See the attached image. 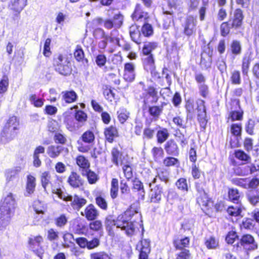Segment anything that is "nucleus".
I'll list each match as a JSON object with an SVG mask.
<instances>
[{"instance_id": "obj_42", "label": "nucleus", "mask_w": 259, "mask_h": 259, "mask_svg": "<svg viewBox=\"0 0 259 259\" xmlns=\"http://www.w3.org/2000/svg\"><path fill=\"white\" fill-rule=\"evenodd\" d=\"M156 177L161 182L166 184L170 180V170L166 168H159L157 169Z\"/></svg>"}, {"instance_id": "obj_61", "label": "nucleus", "mask_w": 259, "mask_h": 259, "mask_svg": "<svg viewBox=\"0 0 259 259\" xmlns=\"http://www.w3.org/2000/svg\"><path fill=\"white\" fill-rule=\"evenodd\" d=\"M81 175L83 176H86L90 184H94L99 180L98 175L94 171L91 170L90 168Z\"/></svg>"}, {"instance_id": "obj_2", "label": "nucleus", "mask_w": 259, "mask_h": 259, "mask_svg": "<svg viewBox=\"0 0 259 259\" xmlns=\"http://www.w3.org/2000/svg\"><path fill=\"white\" fill-rule=\"evenodd\" d=\"M194 187L199 194L196 198V202L206 214L211 215L222 210V203L218 202L215 203L212 198L205 192L202 183L196 182L194 183Z\"/></svg>"}, {"instance_id": "obj_54", "label": "nucleus", "mask_w": 259, "mask_h": 259, "mask_svg": "<svg viewBox=\"0 0 259 259\" xmlns=\"http://www.w3.org/2000/svg\"><path fill=\"white\" fill-rule=\"evenodd\" d=\"M244 111L242 109L232 110L229 112L228 119L231 121H242L243 119Z\"/></svg>"}, {"instance_id": "obj_20", "label": "nucleus", "mask_w": 259, "mask_h": 259, "mask_svg": "<svg viewBox=\"0 0 259 259\" xmlns=\"http://www.w3.org/2000/svg\"><path fill=\"white\" fill-rule=\"evenodd\" d=\"M103 133L106 141L109 143H113L115 139L119 137L118 130L114 125L105 128Z\"/></svg>"}, {"instance_id": "obj_37", "label": "nucleus", "mask_w": 259, "mask_h": 259, "mask_svg": "<svg viewBox=\"0 0 259 259\" xmlns=\"http://www.w3.org/2000/svg\"><path fill=\"white\" fill-rule=\"evenodd\" d=\"M158 47V43L155 41L145 42L142 47L141 54L143 56L152 55V52Z\"/></svg>"}, {"instance_id": "obj_39", "label": "nucleus", "mask_w": 259, "mask_h": 259, "mask_svg": "<svg viewBox=\"0 0 259 259\" xmlns=\"http://www.w3.org/2000/svg\"><path fill=\"white\" fill-rule=\"evenodd\" d=\"M169 136L167 128L162 127L156 131V142L158 144H161L165 142Z\"/></svg>"}, {"instance_id": "obj_30", "label": "nucleus", "mask_w": 259, "mask_h": 259, "mask_svg": "<svg viewBox=\"0 0 259 259\" xmlns=\"http://www.w3.org/2000/svg\"><path fill=\"white\" fill-rule=\"evenodd\" d=\"M45 152V148L42 146H37L34 150L33 154V165L35 167H40L41 165V161L39 158L40 154H44Z\"/></svg>"}, {"instance_id": "obj_21", "label": "nucleus", "mask_w": 259, "mask_h": 259, "mask_svg": "<svg viewBox=\"0 0 259 259\" xmlns=\"http://www.w3.org/2000/svg\"><path fill=\"white\" fill-rule=\"evenodd\" d=\"M75 163L81 174H83L90 168L91 163L88 158L83 155L79 154L75 158Z\"/></svg>"}, {"instance_id": "obj_58", "label": "nucleus", "mask_w": 259, "mask_h": 259, "mask_svg": "<svg viewBox=\"0 0 259 259\" xmlns=\"http://www.w3.org/2000/svg\"><path fill=\"white\" fill-rule=\"evenodd\" d=\"M51 178V176L49 171H45L41 174L40 177V183L44 190H46L49 185L51 186V185H53L50 181Z\"/></svg>"}, {"instance_id": "obj_19", "label": "nucleus", "mask_w": 259, "mask_h": 259, "mask_svg": "<svg viewBox=\"0 0 259 259\" xmlns=\"http://www.w3.org/2000/svg\"><path fill=\"white\" fill-rule=\"evenodd\" d=\"M123 77L128 82L134 80L136 77L135 66L132 62H127L124 65Z\"/></svg>"}, {"instance_id": "obj_36", "label": "nucleus", "mask_w": 259, "mask_h": 259, "mask_svg": "<svg viewBox=\"0 0 259 259\" xmlns=\"http://www.w3.org/2000/svg\"><path fill=\"white\" fill-rule=\"evenodd\" d=\"M89 224L90 230L94 233H98L100 235H102L103 232V226L102 222L100 220H94L90 221Z\"/></svg>"}, {"instance_id": "obj_51", "label": "nucleus", "mask_w": 259, "mask_h": 259, "mask_svg": "<svg viewBox=\"0 0 259 259\" xmlns=\"http://www.w3.org/2000/svg\"><path fill=\"white\" fill-rule=\"evenodd\" d=\"M122 170L124 177L127 181H130L133 178L134 171L130 162L127 161L126 163L123 164Z\"/></svg>"}, {"instance_id": "obj_41", "label": "nucleus", "mask_w": 259, "mask_h": 259, "mask_svg": "<svg viewBox=\"0 0 259 259\" xmlns=\"http://www.w3.org/2000/svg\"><path fill=\"white\" fill-rule=\"evenodd\" d=\"M36 187V179L35 178L31 175H28L27 176V181L26 184V192L31 195L33 194Z\"/></svg>"}, {"instance_id": "obj_59", "label": "nucleus", "mask_w": 259, "mask_h": 259, "mask_svg": "<svg viewBox=\"0 0 259 259\" xmlns=\"http://www.w3.org/2000/svg\"><path fill=\"white\" fill-rule=\"evenodd\" d=\"M118 180L116 178H113L111 182V188L110 190V194L111 197L114 199L118 196Z\"/></svg>"}, {"instance_id": "obj_55", "label": "nucleus", "mask_w": 259, "mask_h": 259, "mask_svg": "<svg viewBox=\"0 0 259 259\" xmlns=\"http://www.w3.org/2000/svg\"><path fill=\"white\" fill-rule=\"evenodd\" d=\"M251 59L249 57H243L241 64V72L243 76H247L249 73Z\"/></svg>"}, {"instance_id": "obj_64", "label": "nucleus", "mask_w": 259, "mask_h": 259, "mask_svg": "<svg viewBox=\"0 0 259 259\" xmlns=\"http://www.w3.org/2000/svg\"><path fill=\"white\" fill-rule=\"evenodd\" d=\"M90 259H112L111 254L105 251L94 252L90 254Z\"/></svg>"}, {"instance_id": "obj_4", "label": "nucleus", "mask_w": 259, "mask_h": 259, "mask_svg": "<svg viewBox=\"0 0 259 259\" xmlns=\"http://www.w3.org/2000/svg\"><path fill=\"white\" fill-rule=\"evenodd\" d=\"M17 203L15 195L9 193L0 201V225L4 227L9 225L14 216Z\"/></svg>"}, {"instance_id": "obj_10", "label": "nucleus", "mask_w": 259, "mask_h": 259, "mask_svg": "<svg viewBox=\"0 0 259 259\" xmlns=\"http://www.w3.org/2000/svg\"><path fill=\"white\" fill-rule=\"evenodd\" d=\"M124 17L119 12L108 14V18L104 20V27L107 29H117L123 24Z\"/></svg>"}, {"instance_id": "obj_29", "label": "nucleus", "mask_w": 259, "mask_h": 259, "mask_svg": "<svg viewBox=\"0 0 259 259\" xmlns=\"http://www.w3.org/2000/svg\"><path fill=\"white\" fill-rule=\"evenodd\" d=\"M64 123L66 128L71 132H75L79 127L77 122L71 115H67L64 117Z\"/></svg>"}, {"instance_id": "obj_15", "label": "nucleus", "mask_w": 259, "mask_h": 259, "mask_svg": "<svg viewBox=\"0 0 259 259\" xmlns=\"http://www.w3.org/2000/svg\"><path fill=\"white\" fill-rule=\"evenodd\" d=\"M163 194V187L160 184L156 185L151 189L149 195L150 203L159 204L162 200Z\"/></svg>"}, {"instance_id": "obj_46", "label": "nucleus", "mask_w": 259, "mask_h": 259, "mask_svg": "<svg viewBox=\"0 0 259 259\" xmlns=\"http://www.w3.org/2000/svg\"><path fill=\"white\" fill-rule=\"evenodd\" d=\"M156 129L151 126L150 124L146 125L143 130L142 135V139L144 140H150L153 139L155 133Z\"/></svg>"}, {"instance_id": "obj_52", "label": "nucleus", "mask_w": 259, "mask_h": 259, "mask_svg": "<svg viewBox=\"0 0 259 259\" xmlns=\"http://www.w3.org/2000/svg\"><path fill=\"white\" fill-rule=\"evenodd\" d=\"M163 165L165 167L178 166L180 165V161L175 156H168L165 157L162 160Z\"/></svg>"}, {"instance_id": "obj_5", "label": "nucleus", "mask_w": 259, "mask_h": 259, "mask_svg": "<svg viewBox=\"0 0 259 259\" xmlns=\"http://www.w3.org/2000/svg\"><path fill=\"white\" fill-rule=\"evenodd\" d=\"M191 239L189 236L180 237L176 235L172 239V245L175 250L179 251L176 253L175 259H191L192 254L189 248Z\"/></svg>"}, {"instance_id": "obj_31", "label": "nucleus", "mask_w": 259, "mask_h": 259, "mask_svg": "<svg viewBox=\"0 0 259 259\" xmlns=\"http://www.w3.org/2000/svg\"><path fill=\"white\" fill-rule=\"evenodd\" d=\"M62 100L66 104H71L76 101L78 96L73 90L65 91L61 93Z\"/></svg>"}, {"instance_id": "obj_13", "label": "nucleus", "mask_w": 259, "mask_h": 259, "mask_svg": "<svg viewBox=\"0 0 259 259\" xmlns=\"http://www.w3.org/2000/svg\"><path fill=\"white\" fill-rule=\"evenodd\" d=\"M196 20L192 15L187 16L185 20L182 27L183 28V33L187 37H190L195 34Z\"/></svg>"}, {"instance_id": "obj_7", "label": "nucleus", "mask_w": 259, "mask_h": 259, "mask_svg": "<svg viewBox=\"0 0 259 259\" xmlns=\"http://www.w3.org/2000/svg\"><path fill=\"white\" fill-rule=\"evenodd\" d=\"M52 65L54 70L61 75H70L72 72V67L70 60L62 54L55 55L52 60Z\"/></svg>"}, {"instance_id": "obj_12", "label": "nucleus", "mask_w": 259, "mask_h": 259, "mask_svg": "<svg viewBox=\"0 0 259 259\" xmlns=\"http://www.w3.org/2000/svg\"><path fill=\"white\" fill-rule=\"evenodd\" d=\"M194 78L198 84V89L200 96L203 98H207L209 94L208 85L205 83L206 77L200 72L195 74Z\"/></svg>"}, {"instance_id": "obj_57", "label": "nucleus", "mask_w": 259, "mask_h": 259, "mask_svg": "<svg viewBox=\"0 0 259 259\" xmlns=\"http://www.w3.org/2000/svg\"><path fill=\"white\" fill-rule=\"evenodd\" d=\"M74 118L77 123H84L88 118L87 114L82 110H76L74 113Z\"/></svg>"}, {"instance_id": "obj_38", "label": "nucleus", "mask_w": 259, "mask_h": 259, "mask_svg": "<svg viewBox=\"0 0 259 259\" xmlns=\"http://www.w3.org/2000/svg\"><path fill=\"white\" fill-rule=\"evenodd\" d=\"M26 5L24 0H12L9 5V9L14 12L19 14Z\"/></svg>"}, {"instance_id": "obj_14", "label": "nucleus", "mask_w": 259, "mask_h": 259, "mask_svg": "<svg viewBox=\"0 0 259 259\" xmlns=\"http://www.w3.org/2000/svg\"><path fill=\"white\" fill-rule=\"evenodd\" d=\"M136 248L140 251L138 259H148L149 254L151 251L149 240L142 239L137 245Z\"/></svg>"}, {"instance_id": "obj_32", "label": "nucleus", "mask_w": 259, "mask_h": 259, "mask_svg": "<svg viewBox=\"0 0 259 259\" xmlns=\"http://www.w3.org/2000/svg\"><path fill=\"white\" fill-rule=\"evenodd\" d=\"M142 59L143 67L147 71H152L155 69V60L153 55H146Z\"/></svg>"}, {"instance_id": "obj_45", "label": "nucleus", "mask_w": 259, "mask_h": 259, "mask_svg": "<svg viewBox=\"0 0 259 259\" xmlns=\"http://www.w3.org/2000/svg\"><path fill=\"white\" fill-rule=\"evenodd\" d=\"M234 155L239 161H244V163H249L251 162V158L250 156L242 150L237 149L235 150Z\"/></svg>"}, {"instance_id": "obj_50", "label": "nucleus", "mask_w": 259, "mask_h": 259, "mask_svg": "<svg viewBox=\"0 0 259 259\" xmlns=\"http://www.w3.org/2000/svg\"><path fill=\"white\" fill-rule=\"evenodd\" d=\"M51 188L53 193L56 194L60 199L66 202L71 201L72 195L68 194H64L60 188H56L54 185H51Z\"/></svg>"}, {"instance_id": "obj_56", "label": "nucleus", "mask_w": 259, "mask_h": 259, "mask_svg": "<svg viewBox=\"0 0 259 259\" xmlns=\"http://www.w3.org/2000/svg\"><path fill=\"white\" fill-rule=\"evenodd\" d=\"M204 244L208 249H215L219 245V240L214 236H211L206 238Z\"/></svg>"}, {"instance_id": "obj_17", "label": "nucleus", "mask_w": 259, "mask_h": 259, "mask_svg": "<svg viewBox=\"0 0 259 259\" xmlns=\"http://www.w3.org/2000/svg\"><path fill=\"white\" fill-rule=\"evenodd\" d=\"M132 19L135 21H145L148 18V13L143 10V6L140 4H137L134 11L131 15Z\"/></svg>"}, {"instance_id": "obj_16", "label": "nucleus", "mask_w": 259, "mask_h": 259, "mask_svg": "<svg viewBox=\"0 0 259 259\" xmlns=\"http://www.w3.org/2000/svg\"><path fill=\"white\" fill-rule=\"evenodd\" d=\"M81 215L87 221H90L97 219L100 215V212L93 204L90 203L85 207L83 211L81 212Z\"/></svg>"}, {"instance_id": "obj_3", "label": "nucleus", "mask_w": 259, "mask_h": 259, "mask_svg": "<svg viewBox=\"0 0 259 259\" xmlns=\"http://www.w3.org/2000/svg\"><path fill=\"white\" fill-rule=\"evenodd\" d=\"M143 97L141 101L143 109H147L149 116L154 120H157L162 114L163 108L167 105V103L162 102L160 105H149L150 103H156L159 98L158 92H156L154 89L149 91Z\"/></svg>"}, {"instance_id": "obj_1", "label": "nucleus", "mask_w": 259, "mask_h": 259, "mask_svg": "<svg viewBox=\"0 0 259 259\" xmlns=\"http://www.w3.org/2000/svg\"><path fill=\"white\" fill-rule=\"evenodd\" d=\"M105 226L109 236L115 235L114 228L121 229L130 237L135 235L140 228L143 229L142 216L134 208L130 207L119 214L115 220L111 216L106 217L104 221Z\"/></svg>"}, {"instance_id": "obj_23", "label": "nucleus", "mask_w": 259, "mask_h": 259, "mask_svg": "<svg viewBox=\"0 0 259 259\" xmlns=\"http://www.w3.org/2000/svg\"><path fill=\"white\" fill-rule=\"evenodd\" d=\"M68 184L73 188L77 189L83 186V182L80 176L77 172L72 171L70 172L67 181Z\"/></svg>"}, {"instance_id": "obj_28", "label": "nucleus", "mask_w": 259, "mask_h": 259, "mask_svg": "<svg viewBox=\"0 0 259 259\" xmlns=\"http://www.w3.org/2000/svg\"><path fill=\"white\" fill-rule=\"evenodd\" d=\"M70 206L75 210L79 211L83 206L87 203V200L84 197L74 194L71 201H70Z\"/></svg>"}, {"instance_id": "obj_11", "label": "nucleus", "mask_w": 259, "mask_h": 259, "mask_svg": "<svg viewBox=\"0 0 259 259\" xmlns=\"http://www.w3.org/2000/svg\"><path fill=\"white\" fill-rule=\"evenodd\" d=\"M196 110L197 120L200 126V129L204 131L208 121L204 100L201 99L199 100V103L197 102Z\"/></svg>"}, {"instance_id": "obj_47", "label": "nucleus", "mask_w": 259, "mask_h": 259, "mask_svg": "<svg viewBox=\"0 0 259 259\" xmlns=\"http://www.w3.org/2000/svg\"><path fill=\"white\" fill-rule=\"evenodd\" d=\"M73 56L77 62H88V59L85 57V53L80 45H77L73 52Z\"/></svg>"}, {"instance_id": "obj_26", "label": "nucleus", "mask_w": 259, "mask_h": 259, "mask_svg": "<svg viewBox=\"0 0 259 259\" xmlns=\"http://www.w3.org/2000/svg\"><path fill=\"white\" fill-rule=\"evenodd\" d=\"M244 17L243 11L241 8H237L233 12V17L229 19L238 29L243 25Z\"/></svg>"}, {"instance_id": "obj_60", "label": "nucleus", "mask_w": 259, "mask_h": 259, "mask_svg": "<svg viewBox=\"0 0 259 259\" xmlns=\"http://www.w3.org/2000/svg\"><path fill=\"white\" fill-rule=\"evenodd\" d=\"M20 170L17 169H8L6 170L5 176L7 183L14 181L18 178Z\"/></svg>"}, {"instance_id": "obj_35", "label": "nucleus", "mask_w": 259, "mask_h": 259, "mask_svg": "<svg viewBox=\"0 0 259 259\" xmlns=\"http://www.w3.org/2000/svg\"><path fill=\"white\" fill-rule=\"evenodd\" d=\"M226 212L228 219L232 220L234 218H236L241 216L242 208L240 206L230 205L226 209Z\"/></svg>"}, {"instance_id": "obj_34", "label": "nucleus", "mask_w": 259, "mask_h": 259, "mask_svg": "<svg viewBox=\"0 0 259 259\" xmlns=\"http://www.w3.org/2000/svg\"><path fill=\"white\" fill-rule=\"evenodd\" d=\"M229 51L230 54L234 56L240 55L242 51V48L240 41L237 39H233L231 42Z\"/></svg>"}, {"instance_id": "obj_8", "label": "nucleus", "mask_w": 259, "mask_h": 259, "mask_svg": "<svg viewBox=\"0 0 259 259\" xmlns=\"http://www.w3.org/2000/svg\"><path fill=\"white\" fill-rule=\"evenodd\" d=\"M258 245L254 237L250 234L242 235L238 241L233 246V251L237 253L243 250L245 251L254 250L257 248Z\"/></svg>"}, {"instance_id": "obj_43", "label": "nucleus", "mask_w": 259, "mask_h": 259, "mask_svg": "<svg viewBox=\"0 0 259 259\" xmlns=\"http://www.w3.org/2000/svg\"><path fill=\"white\" fill-rule=\"evenodd\" d=\"M114 90V88L107 84H104L102 87L103 94L105 99L110 102H112L115 99Z\"/></svg>"}, {"instance_id": "obj_18", "label": "nucleus", "mask_w": 259, "mask_h": 259, "mask_svg": "<svg viewBox=\"0 0 259 259\" xmlns=\"http://www.w3.org/2000/svg\"><path fill=\"white\" fill-rule=\"evenodd\" d=\"M44 240L42 236L38 235L36 236L29 237L28 240V244L33 251L37 254L42 250L41 243Z\"/></svg>"}, {"instance_id": "obj_62", "label": "nucleus", "mask_w": 259, "mask_h": 259, "mask_svg": "<svg viewBox=\"0 0 259 259\" xmlns=\"http://www.w3.org/2000/svg\"><path fill=\"white\" fill-rule=\"evenodd\" d=\"M53 139L56 144L62 145L66 144L67 141L66 136L62 130L55 133L53 136Z\"/></svg>"}, {"instance_id": "obj_33", "label": "nucleus", "mask_w": 259, "mask_h": 259, "mask_svg": "<svg viewBox=\"0 0 259 259\" xmlns=\"http://www.w3.org/2000/svg\"><path fill=\"white\" fill-rule=\"evenodd\" d=\"M63 151V148L61 146L51 145L47 148V153L50 158L54 159L59 157Z\"/></svg>"}, {"instance_id": "obj_49", "label": "nucleus", "mask_w": 259, "mask_h": 259, "mask_svg": "<svg viewBox=\"0 0 259 259\" xmlns=\"http://www.w3.org/2000/svg\"><path fill=\"white\" fill-rule=\"evenodd\" d=\"M151 154L154 161L156 162H160L163 158L164 151L161 147H153L151 151Z\"/></svg>"}, {"instance_id": "obj_44", "label": "nucleus", "mask_w": 259, "mask_h": 259, "mask_svg": "<svg viewBox=\"0 0 259 259\" xmlns=\"http://www.w3.org/2000/svg\"><path fill=\"white\" fill-rule=\"evenodd\" d=\"M258 122V119L248 118L245 124L246 133L249 135H253L254 134L255 125Z\"/></svg>"}, {"instance_id": "obj_24", "label": "nucleus", "mask_w": 259, "mask_h": 259, "mask_svg": "<svg viewBox=\"0 0 259 259\" xmlns=\"http://www.w3.org/2000/svg\"><path fill=\"white\" fill-rule=\"evenodd\" d=\"M129 33L132 40L140 45L142 43L141 32L140 26L136 24H132L129 28Z\"/></svg>"}, {"instance_id": "obj_25", "label": "nucleus", "mask_w": 259, "mask_h": 259, "mask_svg": "<svg viewBox=\"0 0 259 259\" xmlns=\"http://www.w3.org/2000/svg\"><path fill=\"white\" fill-rule=\"evenodd\" d=\"M125 159V158L122 152L119 150L117 147H114L112 148L111 160L115 165H123Z\"/></svg>"}, {"instance_id": "obj_9", "label": "nucleus", "mask_w": 259, "mask_h": 259, "mask_svg": "<svg viewBox=\"0 0 259 259\" xmlns=\"http://www.w3.org/2000/svg\"><path fill=\"white\" fill-rule=\"evenodd\" d=\"M95 138L93 131L90 130L85 131L77 141V151L82 153H89L95 144Z\"/></svg>"}, {"instance_id": "obj_48", "label": "nucleus", "mask_w": 259, "mask_h": 259, "mask_svg": "<svg viewBox=\"0 0 259 259\" xmlns=\"http://www.w3.org/2000/svg\"><path fill=\"white\" fill-rule=\"evenodd\" d=\"M72 228L75 233L83 234L86 227L82 224L80 220L75 219L72 221Z\"/></svg>"}, {"instance_id": "obj_63", "label": "nucleus", "mask_w": 259, "mask_h": 259, "mask_svg": "<svg viewBox=\"0 0 259 259\" xmlns=\"http://www.w3.org/2000/svg\"><path fill=\"white\" fill-rule=\"evenodd\" d=\"M230 81L232 84L239 85L241 83V72L239 70H234L231 72Z\"/></svg>"}, {"instance_id": "obj_53", "label": "nucleus", "mask_w": 259, "mask_h": 259, "mask_svg": "<svg viewBox=\"0 0 259 259\" xmlns=\"http://www.w3.org/2000/svg\"><path fill=\"white\" fill-rule=\"evenodd\" d=\"M177 189L183 192H188L189 190V186L185 178H180L175 183Z\"/></svg>"}, {"instance_id": "obj_27", "label": "nucleus", "mask_w": 259, "mask_h": 259, "mask_svg": "<svg viewBox=\"0 0 259 259\" xmlns=\"http://www.w3.org/2000/svg\"><path fill=\"white\" fill-rule=\"evenodd\" d=\"M237 27L230 20L223 21L220 26V34L222 37H226L228 36L230 33L231 29H237Z\"/></svg>"}, {"instance_id": "obj_6", "label": "nucleus", "mask_w": 259, "mask_h": 259, "mask_svg": "<svg viewBox=\"0 0 259 259\" xmlns=\"http://www.w3.org/2000/svg\"><path fill=\"white\" fill-rule=\"evenodd\" d=\"M19 125V120L17 116H10L1 132V138L6 142L14 139L18 135Z\"/></svg>"}, {"instance_id": "obj_40", "label": "nucleus", "mask_w": 259, "mask_h": 259, "mask_svg": "<svg viewBox=\"0 0 259 259\" xmlns=\"http://www.w3.org/2000/svg\"><path fill=\"white\" fill-rule=\"evenodd\" d=\"M228 200L234 203L239 204L241 203L240 198L241 194L237 189L236 188H229L228 191Z\"/></svg>"}, {"instance_id": "obj_22", "label": "nucleus", "mask_w": 259, "mask_h": 259, "mask_svg": "<svg viewBox=\"0 0 259 259\" xmlns=\"http://www.w3.org/2000/svg\"><path fill=\"white\" fill-rule=\"evenodd\" d=\"M164 149L168 155L178 156L180 154V150L177 142L174 139L168 140L164 145Z\"/></svg>"}]
</instances>
